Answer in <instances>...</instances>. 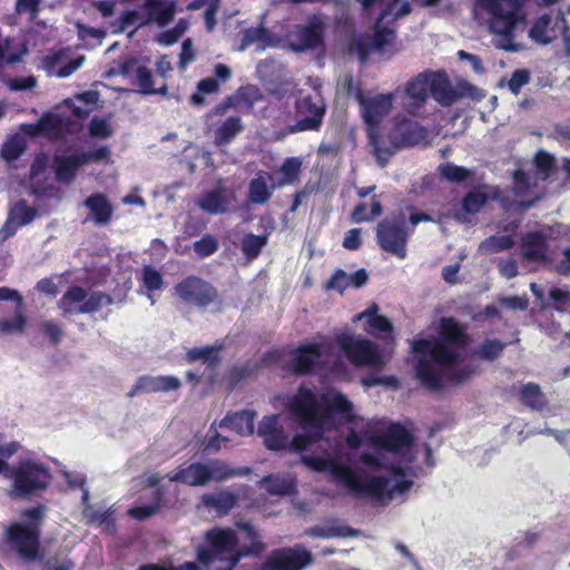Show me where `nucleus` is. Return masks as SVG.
I'll list each match as a JSON object with an SVG mask.
<instances>
[{
  "instance_id": "nucleus-1",
  "label": "nucleus",
  "mask_w": 570,
  "mask_h": 570,
  "mask_svg": "<svg viewBox=\"0 0 570 570\" xmlns=\"http://www.w3.org/2000/svg\"><path fill=\"white\" fill-rule=\"evenodd\" d=\"M371 450L360 454L358 462L367 472L358 475L343 462L342 446L334 440L322 456L305 455L303 463L328 480L344 485L352 494L371 498L377 504L387 507L393 501H404L413 487V479L422 473L417 464L424 454L429 468L434 466L429 444L415 443L412 433L400 423L368 436Z\"/></svg>"
},
{
  "instance_id": "nucleus-2",
  "label": "nucleus",
  "mask_w": 570,
  "mask_h": 570,
  "mask_svg": "<svg viewBox=\"0 0 570 570\" xmlns=\"http://www.w3.org/2000/svg\"><path fill=\"white\" fill-rule=\"evenodd\" d=\"M286 406L299 423L303 433L289 440L288 435L279 428L278 415L265 416L258 425L257 433L269 450L302 451L306 449L336 426V414L345 422L356 420L352 402L336 391L320 397L312 390L301 386L295 395L287 397Z\"/></svg>"
},
{
  "instance_id": "nucleus-3",
  "label": "nucleus",
  "mask_w": 570,
  "mask_h": 570,
  "mask_svg": "<svg viewBox=\"0 0 570 570\" xmlns=\"http://www.w3.org/2000/svg\"><path fill=\"white\" fill-rule=\"evenodd\" d=\"M469 336L452 317L440 321L436 338H419L411 342L415 355V374L421 384L439 391L445 383L460 384L474 372L465 362Z\"/></svg>"
},
{
  "instance_id": "nucleus-4",
  "label": "nucleus",
  "mask_w": 570,
  "mask_h": 570,
  "mask_svg": "<svg viewBox=\"0 0 570 570\" xmlns=\"http://www.w3.org/2000/svg\"><path fill=\"white\" fill-rule=\"evenodd\" d=\"M237 528L250 541L248 548L239 547L235 530L214 528L206 532L205 544L197 548L198 562L207 570H233L243 557L258 556L265 550V544L258 540L249 522H237Z\"/></svg>"
},
{
  "instance_id": "nucleus-5",
  "label": "nucleus",
  "mask_w": 570,
  "mask_h": 570,
  "mask_svg": "<svg viewBox=\"0 0 570 570\" xmlns=\"http://www.w3.org/2000/svg\"><path fill=\"white\" fill-rule=\"evenodd\" d=\"M410 12L411 3L409 0H390L375 22L373 33L360 35L353 38L350 47L351 52L355 53L360 61L364 63L371 52L383 50L394 39V29L390 27V23Z\"/></svg>"
},
{
  "instance_id": "nucleus-6",
  "label": "nucleus",
  "mask_w": 570,
  "mask_h": 570,
  "mask_svg": "<svg viewBox=\"0 0 570 570\" xmlns=\"http://www.w3.org/2000/svg\"><path fill=\"white\" fill-rule=\"evenodd\" d=\"M476 3L489 16L491 32L502 37V48L518 51L512 41L524 29L521 0H476Z\"/></svg>"
},
{
  "instance_id": "nucleus-7",
  "label": "nucleus",
  "mask_w": 570,
  "mask_h": 570,
  "mask_svg": "<svg viewBox=\"0 0 570 570\" xmlns=\"http://www.w3.org/2000/svg\"><path fill=\"white\" fill-rule=\"evenodd\" d=\"M433 218L424 213L412 212L406 217L403 210L384 218L376 228V238L380 247L403 259L406 256V244L414 227L422 222H432Z\"/></svg>"
},
{
  "instance_id": "nucleus-8",
  "label": "nucleus",
  "mask_w": 570,
  "mask_h": 570,
  "mask_svg": "<svg viewBox=\"0 0 570 570\" xmlns=\"http://www.w3.org/2000/svg\"><path fill=\"white\" fill-rule=\"evenodd\" d=\"M249 473V468H230L224 461L210 460L206 463L196 462L181 465L175 472L167 474V478L171 482H180L190 487H204L210 481L222 482Z\"/></svg>"
},
{
  "instance_id": "nucleus-9",
  "label": "nucleus",
  "mask_w": 570,
  "mask_h": 570,
  "mask_svg": "<svg viewBox=\"0 0 570 570\" xmlns=\"http://www.w3.org/2000/svg\"><path fill=\"white\" fill-rule=\"evenodd\" d=\"M7 478L12 481L10 495L26 498L45 490L51 482L49 468L36 459H23L11 465Z\"/></svg>"
},
{
  "instance_id": "nucleus-10",
  "label": "nucleus",
  "mask_w": 570,
  "mask_h": 570,
  "mask_svg": "<svg viewBox=\"0 0 570 570\" xmlns=\"http://www.w3.org/2000/svg\"><path fill=\"white\" fill-rule=\"evenodd\" d=\"M425 138V130L419 122L397 119L386 142L382 137L373 138V150L377 163L384 167L394 153L403 146H414Z\"/></svg>"
},
{
  "instance_id": "nucleus-11",
  "label": "nucleus",
  "mask_w": 570,
  "mask_h": 570,
  "mask_svg": "<svg viewBox=\"0 0 570 570\" xmlns=\"http://www.w3.org/2000/svg\"><path fill=\"white\" fill-rule=\"evenodd\" d=\"M43 517V508L28 509L22 514V521L8 529L9 540L24 559H35L39 546V523Z\"/></svg>"
},
{
  "instance_id": "nucleus-12",
  "label": "nucleus",
  "mask_w": 570,
  "mask_h": 570,
  "mask_svg": "<svg viewBox=\"0 0 570 570\" xmlns=\"http://www.w3.org/2000/svg\"><path fill=\"white\" fill-rule=\"evenodd\" d=\"M114 303V298L102 292L88 294L79 286H71L58 301V307L63 316L76 314H94Z\"/></svg>"
},
{
  "instance_id": "nucleus-13",
  "label": "nucleus",
  "mask_w": 570,
  "mask_h": 570,
  "mask_svg": "<svg viewBox=\"0 0 570 570\" xmlns=\"http://www.w3.org/2000/svg\"><path fill=\"white\" fill-rule=\"evenodd\" d=\"M337 344L347 358L357 366L382 367L385 363L379 347L361 335L341 334L337 336Z\"/></svg>"
},
{
  "instance_id": "nucleus-14",
  "label": "nucleus",
  "mask_w": 570,
  "mask_h": 570,
  "mask_svg": "<svg viewBox=\"0 0 570 570\" xmlns=\"http://www.w3.org/2000/svg\"><path fill=\"white\" fill-rule=\"evenodd\" d=\"M430 72L419 73L404 87L399 86L394 95L403 110L412 116H420L430 96Z\"/></svg>"
},
{
  "instance_id": "nucleus-15",
  "label": "nucleus",
  "mask_w": 570,
  "mask_h": 570,
  "mask_svg": "<svg viewBox=\"0 0 570 570\" xmlns=\"http://www.w3.org/2000/svg\"><path fill=\"white\" fill-rule=\"evenodd\" d=\"M299 119L288 127L289 134L318 131L325 115V104L320 92L303 96L296 101Z\"/></svg>"
},
{
  "instance_id": "nucleus-16",
  "label": "nucleus",
  "mask_w": 570,
  "mask_h": 570,
  "mask_svg": "<svg viewBox=\"0 0 570 570\" xmlns=\"http://www.w3.org/2000/svg\"><path fill=\"white\" fill-rule=\"evenodd\" d=\"M394 100L397 99L393 91L387 94H377L372 97H364L358 102L363 120L367 126V134L372 146L373 138H381L377 132L379 125L390 114Z\"/></svg>"
},
{
  "instance_id": "nucleus-17",
  "label": "nucleus",
  "mask_w": 570,
  "mask_h": 570,
  "mask_svg": "<svg viewBox=\"0 0 570 570\" xmlns=\"http://www.w3.org/2000/svg\"><path fill=\"white\" fill-rule=\"evenodd\" d=\"M312 553L301 544L274 550L261 570H304L312 563Z\"/></svg>"
},
{
  "instance_id": "nucleus-18",
  "label": "nucleus",
  "mask_w": 570,
  "mask_h": 570,
  "mask_svg": "<svg viewBox=\"0 0 570 570\" xmlns=\"http://www.w3.org/2000/svg\"><path fill=\"white\" fill-rule=\"evenodd\" d=\"M567 23L561 13H544L538 17L528 31L529 38L538 45H549L563 36Z\"/></svg>"
},
{
  "instance_id": "nucleus-19",
  "label": "nucleus",
  "mask_w": 570,
  "mask_h": 570,
  "mask_svg": "<svg viewBox=\"0 0 570 570\" xmlns=\"http://www.w3.org/2000/svg\"><path fill=\"white\" fill-rule=\"evenodd\" d=\"M324 24L314 17L306 24L295 26L287 33L289 48L295 52L316 48L323 40Z\"/></svg>"
},
{
  "instance_id": "nucleus-20",
  "label": "nucleus",
  "mask_w": 570,
  "mask_h": 570,
  "mask_svg": "<svg viewBox=\"0 0 570 570\" xmlns=\"http://www.w3.org/2000/svg\"><path fill=\"white\" fill-rule=\"evenodd\" d=\"M175 289L184 302L198 307L209 305L216 297L215 288L195 276L181 281L176 285Z\"/></svg>"
},
{
  "instance_id": "nucleus-21",
  "label": "nucleus",
  "mask_w": 570,
  "mask_h": 570,
  "mask_svg": "<svg viewBox=\"0 0 570 570\" xmlns=\"http://www.w3.org/2000/svg\"><path fill=\"white\" fill-rule=\"evenodd\" d=\"M37 215L38 210L29 206L26 200L14 203L10 207L3 226L0 228V244L16 235L19 228L31 224Z\"/></svg>"
},
{
  "instance_id": "nucleus-22",
  "label": "nucleus",
  "mask_w": 570,
  "mask_h": 570,
  "mask_svg": "<svg viewBox=\"0 0 570 570\" xmlns=\"http://www.w3.org/2000/svg\"><path fill=\"white\" fill-rule=\"evenodd\" d=\"M325 344L309 343L298 347L292 356L291 367L297 374H306L318 366L323 362V354L326 352Z\"/></svg>"
},
{
  "instance_id": "nucleus-23",
  "label": "nucleus",
  "mask_w": 570,
  "mask_h": 570,
  "mask_svg": "<svg viewBox=\"0 0 570 570\" xmlns=\"http://www.w3.org/2000/svg\"><path fill=\"white\" fill-rule=\"evenodd\" d=\"M277 188L279 186L272 173L258 170L248 181L247 200L252 205H265L273 198Z\"/></svg>"
},
{
  "instance_id": "nucleus-24",
  "label": "nucleus",
  "mask_w": 570,
  "mask_h": 570,
  "mask_svg": "<svg viewBox=\"0 0 570 570\" xmlns=\"http://www.w3.org/2000/svg\"><path fill=\"white\" fill-rule=\"evenodd\" d=\"M180 385V380L174 375L140 376L128 392V396L134 397L146 393L170 392L178 390Z\"/></svg>"
},
{
  "instance_id": "nucleus-25",
  "label": "nucleus",
  "mask_w": 570,
  "mask_h": 570,
  "mask_svg": "<svg viewBox=\"0 0 570 570\" xmlns=\"http://www.w3.org/2000/svg\"><path fill=\"white\" fill-rule=\"evenodd\" d=\"M230 202L227 189L218 185L216 188L203 193L197 200V205L205 213L218 215L228 212Z\"/></svg>"
},
{
  "instance_id": "nucleus-26",
  "label": "nucleus",
  "mask_w": 570,
  "mask_h": 570,
  "mask_svg": "<svg viewBox=\"0 0 570 570\" xmlns=\"http://www.w3.org/2000/svg\"><path fill=\"white\" fill-rule=\"evenodd\" d=\"M83 205L89 209L87 220H91L99 226L107 225L110 222L114 207L104 194H92L85 200Z\"/></svg>"
},
{
  "instance_id": "nucleus-27",
  "label": "nucleus",
  "mask_w": 570,
  "mask_h": 570,
  "mask_svg": "<svg viewBox=\"0 0 570 570\" xmlns=\"http://www.w3.org/2000/svg\"><path fill=\"white\" fill-rule=\"evenodd\" d=\"M430 95L442 106H451L461 97L444 73L430 72Z\"/></svg>"
},
{
  "instance_id": "nucleus-28",
  "label": "nucleus",
  "mask_w": 570,
  "mask_h": 570,
  "mask_svg": "<svg viewBox=\"0 0 570 570\" xmlns=\"http://www.w3.org/2000/svg\"><path fill=\"white\" fill-rule=\"evenodd\" d=\"M368 281V274L365 269L361 268L354 273H346L337 269L326 283V289H334L343 293L346 288H360Z\"/></svg>"
},
{
  "instance_id": "nucleus-29",
  "label": "nucleus",
  "mask_w": 570,
  "mask_h": 570,
  "mask_svg": "<svg viewBox=\"0 0 570 570\" xmlns=\"http://www.w3.org/2000/svg\"><path fill=\"white\" fill-rule=\"evenodd\" d=\"M202 504L209 511H215L219 515L227 514L237 503L238 495L228 491L222 490L202 495Z\"/></svg>"
},
{
  "instance_id": "nucleus-30",
  "label": "nucleus",
  "mask_w": 570,
  "mask_h": 570,
  "mask_svg": "<svg viewBox=\"0 0 570 570\" xmlns=\"http://www.w3.org/2000/svg\"><path fill=\"white\" fill-rule=\"evenodd\" d=\"M79 153L71 155H57L53 158L56 178L62 184H69L73 180L78 169L85 164Z\"/></svg>"
},
{
  "instance_id": "nucleus-31",
  "label": "nucleus",
  "mask_w": 570,
  "mask_h": 570,
  "mask_svg": "<svg viewBox=\"0 0 570 570\" xmlns=\"http://www.w3.org/2000/svg\"><path fill=\"white\" fill-rule=\"evenodd\" d=\"M145 9L148 21L156 22L160 28L171 22L176 12V4L166 0H147Z\"/></svg>"
},
{
  "instance_id": "nucleus-32",
  "label": "nucleus",
  "mask_w": 570,
  "mask_h": 570,
  "mask_svg": "<svg viewBox=\"0 0 570 570\" xmlns=\"http://www.w3.org/2000/svg\"><path fill=\"white\" fill-rule=\"evenodd\" d=\"M82 515L90 525L101 527L106 532L115 531L114 511L111 508H98L89 503H82Z\"/></svg>"
},
{
  "instance_id": "nucleus-33",
  "label": "nucleus",
  "mask_w": 570,
  "mask_h": 570,
  "mask_svg": "<svg viewBox=\"0 0 570 570\" xmlns=\"http://www.w3.org/2000/svg\"><path fill=\"white\" fill-rule=\"evenodd\" d=\"M255 415V412L250 410L236 412L223 419L219 426L230 429L239 435H250L254 432Z\"/></svg>"
},
{
  "instance_id": "nucleus-34",
  "label": "nucleus",
  "mask_w": 570,
  "mask_h": 570,
  "mask_svg": "<svg viewBox=\"0 0 570 570\" xmlns=\"http://www.w3.org/2000/svg\"><path fill=\"white\" fill-rule=\"evenodd\" d=\"M120 72L126 77H135L141 94L150 95L156 92L153 88V73L148 68L136 66V61L129 60L120 66Z\"/></svg>"
},
{
  "instance_id": "nucleus-35",
  "label": "nucleus",
  "mask_w": 570,
  "mask_h": 570,
  "mask_svg": "<svg viewBox=\"0 0 570 570\" xmlns=\"http://www.w3.org/2000/svg\"><path fill=\"white\" fill-rule=\"evenodd\" d=\"M361 533L360 530L341 523L315 525L306 530L307 535L323 539L360 537Z\"/></svg>"
},
{
  "instance_id": "nucleus-36",
  "label": "nucleus",
  "mask_w": 570,
  "mask_h": 570,
  "mask_svg": "<svg viewBox=\"0 0 570 570\" xmlns=\"http://www.w3.org/2000/svg\"><path fill=\"white\" fill-rule=\"evenodd\" d=\"M252 45H257L256 50L262 51L267 47H274L273 35L264 27L248 28L244 31L239 50H245Z\"/></svg>"
},
{
  "instance_id": "nucleus-37",
  "label": "nucleus",
  "mask_w": 570,
  "mask_h": 570,
  "mask_svg": "<svg viewBox=\"0 0 570 570\" xmlns=\"http://www.w3.org/2000/svg\"><path fill=\"white\" fill-rule=\"evenodd\" d=\"M522 252L527 259L540 261L547 255V239L539 232L529 233L522 239Z\"/></svg>"
},
{
  "instance_id": "nucleus-38",
  "label": "nucleus",
  "mask_w": 570,
  "mask_h": 570,
  "mask_svg": "<svg viewBox=\"0 0 570 570\" xmlns=\"http://www.w3.org/2000/svg\"><path fill=\"white\" fill-rule=\"evenodd\" d=\"M379 307L377 305L373 304L364 312L357 314L354 320H367L368 327L366 328L367 333L373 334L374 332H381L391 334L393 331L392 323L382 315L377 314Z\"/></svg>"
},
{
  "instance_id": "nucleus-39",
  "label": "nucleus",
  "mask_w": 570,
  "mask_h": 570,
  "mask_svg": "<svg viewBox=\"0 0 570 570\" xmlns=\"http://www.w3.org/2000/svg\"><path fill=\"white\" fill-rule=\"evenodd\" d=\"M261 487L269 494L285 495L294 492L295 481L291 475H268L261 481Z\"/></svg>"
},
{
  "instance_id": "nucleus-40",
  "label": "nucleus",
  "mask_w": 570,
  "mask_h": 570,
  "mask_svg": "<svg viewBox=\"0 0 570 570\" xmlns=\"http://www.w3.org/2000/svg\"><path fill=\"white\" fill-rule=\"evenodd\" d=\"M243 130L240 117L230 116L215 131V144L219 147L228 145Z\"/></svg>"
},
{
  "instance_id": "nucleus-41",
  "label": "nucleus",
  "mask_w": 570,
  "mask_h": 570,
  "mask_svg": "<svg viewBox=\"0 0 570 570\" xmlns=\"http://www.w3.org/2000/svg\"><path fill=\"white\" fill-rule=\"evenodd\" d=\"M519 399L521 403L531 407L534 411H542L547 405V399L541 387L532 382L523 384L519 391Z\"/></svg>"
},
{
  "instance_id": "nucleus-42",
  "label": "nucleus",
  "mask_w": 570,
  "mask_h": 570,
  "mask_svg": "<svg viewBox=\"0 0 570 570\" xmlns=\"http://www.w3.org/2000/svg\"><path fill=\"white\" fill-rule=\"evenodd\" d=\"M186 360L189 363L202 361L208 367L214 368L219 361V348L212 345L194 347L187 351Z\"/></svg>"
},
{
  "instance_id": "nucleus-43",
  "label": "nucleus",
  "mask_w": 570,
  "mask_h": 570,
  "mask_svg": "<svg viewBox=\"0 0 570 570\" xmlns=\"http://www.w3.org/2000/svg\"><path fill=\"white\" fill-rule=\"evenodd\" d=\"M514 243L515 240L511 234L494 235L480 244V250L485 254L498 253L511 248Z\"/></svg>"
},
{
  "instance_id": "nucleus-44",
  "label": "nucleus",
  "mask_w": 570,
  "mask_h": 570,
  "mask_svg": "<svg viewBox=\"0 0 570 570\" xmlns=\"http://www.w3.org/2000/svg\"><path fill=\"white\" fill-rule=\"evenodd\" d=\"M302 160L297 157L286 158L279 168L282 175L277 183L279 187L293 184L299 176Z\"/></svg>"
},
{
  "instance_id": "nucleus-45",
  "label": "nucleus",
  "mask_w": 570,
  "mask_h": 570,
  "mask_svg": "<svg viewBox=\"0 0 570 570\" xmlns=\"http://www.w3.org/2000/svg\"><path fill=\"white\" fill-rule=\"evenodd\" d=\"M383 212L381 203L376 199L374 196L372 198L371 208L367 207L366 204H358L353 213H352V219L355 223H362V222H368L373 218L380 216Z\"/></svg>"
},
{
  "instance_id": "nucleus-46",
  "label": "nucleus",
  "mask_w": 570,
  "mask_h": 570,
  "mask_svg": "<svg viewBox=\"0 0 570 570\" xmlns=\"http://www.w3.org/2000/svg\"><path fill=\"white\" fill-rule=\"evenodd\" d=\"M505 346L507 344L498 338H488L476 348L475 354L482 360L494 361L501 355Z\"/></svg>"
},
{
  "instance_id": "nucleus-47",
  "label": "nucleus",
  "mask_w": 570,
  "mask_h": 570,
  "mask_svg": "<svg viewBox=\"0 0 570 570\" xmlns=\"http://www.w3.org/2000/svg\"><path fill=\"white\" fill-rule=\"evenodd\" d=\"M267 243L266 236L247 234L242 239V252L248 259L256 258Z\"/></svg>"
},
{
  "instance_id": "nucleus-48",
  "label": "nucleus",
  "mask_w": 570,
  "mask_h": 570,
  "mask_svg": "<svg viewBox=\"0 0 570 570\" xmlns=\"http://www.w3.org/2000/svg\"><path fill=\"white\" fill-rule=\"evenodd\" d=\"M439 171L442 177L451 183H461L470 176V171L466 168L451 163L440 165Z\"/></svg>"
},
{
  "instance_id": "nucleus-49",
  "label": "nucleus",
  "mask_w": 570,
  "mask_h": 570,
  "mask_svg": "<svg viewBox=\"0 0 570 570\" xmlns=\"http://www.w3.org/2000/svg\"><path fill=\"white\" fill-rule=\"evenodd\" d=\"M488 197L481 191H470L462 200V209L468 214L479 213L485 205Z\"/></svg>"
},
{
  "instance_id": "nucleus-50",
  "label": "nucleus",
  "mask_w": 570,
  "mask_h": 570,
  "mask_svg": "<svg viewBox=\"0 0 570 570\" xmlns=\"http://www.w3.org/2000/svg\"><path fill=\"white\" fill-rule=\"evenodd\" d=\"M161 501V492L160 490L155 491V502L148 505H140L136 507L129 510V515L137 520H145L153 514H155L159 507Z\"/></svg>"
},
{
  "instance_id": "nucleus-51",
  "label": "nucleus",
  "mask_w": 570,
  "mask_h": 570,
  "mask_svg": "<svg viewBox=\"0 0 570 570\" xmlns=\"http://www.w3.org/2000/svg\"><path fill=\"white\" fill-rule=\"evenodd\" d=\"M26 326V318L21 309H16L14 316L11 320L0 321V332L3 334H13L23 332Z\"/></svg>"
},
{
  "instance_id": "nucleus-52",
  "label": "nucleus",
  "mask_w": 570,
  "mask_h": 570,
  "mask_svg": "<svg viewBox=\"0 0 570 570\" xmlns=\"http://www.w3.org/2000/svg\"><path fill=\"white\" fill-rule=\"evenodd\" d=\"M188 23L185 20H179L177 24L167 31H164L158 37V42L164 46H171L185 33Z\"/></svg>"
},
{
  "instance_id": "nucleus-53",
  "label": "nucleus",
  "mask_w": 570,
  "mask_h": 570,
  "mask_svg": "<svg viewBox=\"0 0 570 570\" xmlns=\"http://www.w3.org/2000/svg\"><path fill=\"white\" fill-rule=\"evenodd\" d=\"M194 250L199 257H208L217 252L218 242L212 235H205L202 239L194 243Z\"/></svg>"
},
{
  "instance_id": "nucleus-54",
  "label": "nucleus",
  "mask_w": 570,
  "mask_h": 570,
  "mask_svg": "<svg viewBox=\"0 0 570 570\" xmlns=\"http://www.w3.org/2000/svg\"><path fill=\"white\" fill-rule=\"evenodd\" d=\"M144 286L149 291L160 289L163 286V276L150 266H145L141 272Z\"/></svg>"
},
{
  "instance_id": "nucleus-55",
  "label": "nucleus",
  "mask_w": 570,
  "mask_h": 570,
  "mask_svg": "<svg viewBox=\"0 0 570 570\" xmlns=\"http://www.w3.org/2000/svg\"><path fill=\"white\" fill-rule=\"evenodd\" d=\"M66 482L70 488H79L82 492L81 502L89 501V489L86 487V478L81 473L63 472Z\"/></svg>"
},
{
  "instance_id": "nucleus-56",
  "label": "nucleus",
  "mask_w": 570,
  "mask_h": 570,
  "mask_svg": "<svg viewBox=\"0 0 570 570\" xmlns=\"http://www.w3.org/2000/svg\"><path fill=\"white\" fill-rule=\"evenodd\" d=\"M24 146L21 139L12 138L4 142L1 148L2 157L10 161L16 160L23 153Z\"/></svg>"
},
{
  "instance_id": "nucleus-57",
  "label": "nucleus",
  "mask_w": 570,
  "mask_h": 570,
  "mask_svg": "<svg viewBox=\"0 0 570 570\" xmlns=\"http://www.w3.org/2000/svg\"><path fill=\"white\" fill-rule=\"evenodd\" d=\"M534 161L541 178L546 179L553 168L554 158L550 154L540 150L537 154Z\"/></svg>"
},
{
  "instance_id": "nucleus-58",
  "label": "nucleus",
  "mask_w": 570,
  "mask_h": 570,
  "mask_svg": "<svg viewBox=\"0 0 570 570\" xmlns=\"http://www.w3.org/2000/svg\"><path fill=\"white\" fill-rule=\"evenodd\" d=\"M340 87L341 89L350 97H354L357 102L361 101L362 98H364V95L362 92V89L357 83L354 82V79L351 75H345L340 80Z\"/></svg>"
},
{
  "instance_id": "nucleus-59",
  "label": "nucleus",
  "mask_w": 570,
  "mask_h": 570,
  "mask_svg": "<svg viewBox=\"0 0 570 570\" xmlns=\"http://www.w3.org/2000/svg\"><path fill=\"white\" fill-rule=\"evenodd\" d=\"M19 444L16 442L0 444V474L4 473L11 468L7 461L18 451Z\"/></svg>"
},
{
  "instance_id": "nucleus-60",
  "label": "nucleus",
  "mask_w": 570,
  "mask_h": 570,
  "mask_svg": "<svg viewBox=\"0 0 570 570\" xmlns=\"http://www.w3.org/2000/svg\"><path fill=\"white\" fill-rule=\"evenodd\" d=\"M43 334L50 340L51 343H58L63 336L61 325L55 321H46L41 324Z\"/></svg>"
},
{
  "instance_id": "nucleus-61",
  "label": "nucleus",
  "mask_w": 570,
  "mask_h": 570,
  "mask_svg": "<svg viewBox=\"0 0 570 570\" xmlns=\"http://www.w3.org/2000/svg\"><path fill=\"white\" fill-rule=\"evenodd\" d=\"M530 80V75L527 70L524 69H518L515 70L510 80H509V89L513 92V94H518L520 91V89L527 85Z\"/></svg>"
},
{
  "instance_id": "nucleus-62",
  "label": "nucleus",
  "mask_w": 570,
  "mask_h": 570,
  "mask_svg": "<svg viewBox=\"0 0 570 570\" xmlns=\"http://www.w3.org/2000/svg\"><path fill=\"white\" fill-rule=\"evenodd\" d=\"M81 156V160L85 165L90 161H105L109 158V149L106 146L99 147L94 151H81L79 153Z\"/></svg>"
},
{
  "instance_id": "nucleus-63",
  "label": "nucleus",
  "mask_w": 570,
  "mask_h": 570,
  "mask_svg": "<svg viewBox=\"0 0 570 570\" xmlns=\"http://www.w3.org/2000/svg\"><path fill=\"white\" fill-rule=\"evenodd\" d=\"M11 41L8 38L0 37V63H16L20 60V56L9 51Z\"/></svg>"
},
{
  "instance_id": "nucleus-64",
  "label": "nucleus",
  "mask_w": 570,
  "mask_h": 570,
  "mask_svg": "<svg viewBox=\"0 0 570 570\" xmlns=\"http://www.w3.org/2000/svg\"><path fill=\"white\" fill-rule=\"evenodd\" d=\"M89 130L92 136L100 138H107L111 134L108 122L98 118L90 121Z\"/></svg>"
}]
</instances>
